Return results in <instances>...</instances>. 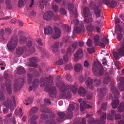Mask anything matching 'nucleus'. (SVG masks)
Here are the masks:
<instances>
[{
    "label": "nucleus",
    "instance_id": "21",
    "mask_svg": "<svg viewBox=\"0 0 124 124\" xmlns=\"http://www.w3.org/2000/svg\"><path fill=\"white\" fill-rule=\"evenodd\" d=\"M39 80L36 79L32 83V86L30 85L29 86V91H31L32 90H34L36 88L38 84Z\"/></svg>",
    "mask_w": 124,
    "mask_h": 124
},
{
    "label": "nucleus",
    "instance_id": "37",
    "mask_svg": "<svg viewBox=\"0 0 124 124\" xmlns=\"http://www.w3.org/2000/svg\"><path fill=\"white\" fill-rule=\"evenodd\" d=\"M63 43H62L59 42H55L52 46L58 49L59 48L61 47Z\"/></svg>",
    "mask_w": 124,
    "mask_h": 124
},
{
    "label": "nucleus",
    "instance_id": "46",
    "mask_svg": "<svg viewBox=\"0 0 124 124\" xmlns=\"http://www.w3.org/2000/svg\"><path fill=\"white\" fill-rule=\"evenodd\" d=\"M117 4V2L113 0H112L110 3L109 4L108 7L111 8H114L115 7Z\"/></svg>",
    "mask_w": 124,
    "mask_h": 124
},
{
    "label": "nucleus",
    "instance_id": "49",
    "mask_svg": "<svg viewBox=\"0 0 124 124\" xmlns=\"http://www.w3.org/2000/svg\"><path fill=\"white\" fill-rule=\"evenodd\" d=\"M32 78V75L31 74H28L27 76V80L29 85L31 83V80Z\"/></svg>",
    "mask_w": 124,
    "mask_h": 124
},
{
    "label": "nucleus",
    "instance_id": "16",
    "mask_svg": "<svg viewBox=\"0 0 124 124\" xmlns=\"http://www.w3.org/2000/svg\"><path fill=\"white\" fill-rule=\"evenodd\" d=\"M85 30L84 26L82 24L80 26L78 27H74V29L73 31V33L74 34L78 33L81 32H83Z\"/></svg>",
    "mask_w": 124,
    "mask_h": 124
},
{
    "label": "nucleus",
    "instance_id": "22",
    "mask_svg": "<svg viewBox=\"0 0 124 124\" xmlns=\"http://www.w3.org/2000/svg\"><path fill=\"white\" fill-rule=\"evenodd\" d=\"M85 101H83L80 105V110L82 111L85 110L86 108H91V107L88 104H86Z\"/></svg>",
    "mask_w": 124,
    "mask_h": 124
},
{
    "label": "nucleus",
    "instance_id": "35",
    "mask_svg": "<svg viewBox=\"0 0 124 124\" xmlns=\"http://www.w3.org/2000/svg\"><path fill=\"white\" fill-rule=\"evenodd\" d=\"M58 115L61 118V119H57L58 121L59 122L62 121L63 120L64 117H65V118H67L66 117V114L65 115L64 113L63 112H59L58 113Z\"/></svg>",
    "mask_w": 124,
    "mask_h": 124
},
{
    "label": "nucleus",
    "instance_id": "29",
    "mask_svg": "<svg viewBox=\"0 0 124 124\" xmlns=\"http://www.w3.org/2000/svg\"><path fill=\"white\" fill-rule=\"evenodd\" d=\"M95 14L96 17H99L100 16L101 14V9L98 7H95L94 9Z\"/></svg>",
    "mask_w": 124,
    "mask_h": 124
},
{
    "label": "nucleus",
    "instance_id": "53",
    "mask_svg": "<svg viewBox=\"0 0 124 124\" xmlns=\"http://www.w3.org/2000/svg\"><path fill=\"white\" fill-rule=\"evenodd\" d=\"M38 61V58L36 57H33L29 59L30 62L32 63H34L35 62H37Z\"/></svg>",
    "mask_w": 124,
    "mask_h": 124
},
{
    "label": "nucleus",
    "instance_id": "15",
    "mask_svg": "<svg viewBox=\"0 0 124 124\" xmlns=\"http://www.w3.org/2000/svg\"><path fill=\"white\" fill-rule=\"evenodd\" d=\"M54 16V15L52 11H48L44 13L43 18L45 20L49 21L51 20Z\"/></svg>",
    "mask_w": 124,
    "mask_h": 124
},
{
    "label": "nucleus",
    "instance_id": "19",
    "mask_svg": "<svg viewBox=\"0 0 124 124\" xmlns=\"http://www.w3.org/2000/svg\"><path fill=\"white\" fill-rule=\"evenodd\" d=\"M78 46V42H75L73 43L71 46H69L67 49V53L71 54L73 53L75 49Z\"/></svg>",
    "mask_w": 124,
    "mask_h": 124
},
{
    "label": "nucleus",
    "instance_id": "38",
    "mask_svg": "<svg viewBox=\"0 0 124 124\" xmlns=\"http://www.w3.org/2000/svg\"><path fill=\"white\" fill-rule=\"evenodd\" d=\"M117 109L119 112H121L124 110V102L121 103L117 108Z\"/></svg>",
    "mask_w": 124,
    "mask_h": 124
},
{
    "label": "nucleus",
    "instance_id": "34",
    "mask_svg": "<svg viewBox=\"0 0 124 124\" xmlns=\"http://www.w3.org/2000/svg\"><path fill=\"white\" fill-rule=\"evenodd\" d=\"M119 103V101L117 99L113 101H112V108L114 109L116 108L117 107Z\"/></svg>",
    "mask_w": 124,
    "mask_h": 124
},
{
    "label": "nucleus",
    "instance_id": "41",
    "mask_svg": "<svg viewBox=\"0 0 124 124\" xmlns=\"http://www.w3.org/2000/svg\"><path fill=\"white\" fill-rule=\"evenodd\" d=\"M38 117L37 116L35 115L33 116L30 120L31 121V124H37L35 120L37 119Z\"/></svg>",
    "mask_w": 124,
    "mask_h": 124
},
{
    "label": "nucleus",
    "instance_id": "4",
    "mask_svg": "<svg viewBox=\"0 0 124 124\" xmlns=\"http://www.w3.org/2000/svg\"><path fill=\"white\" fill-rule=\"evenodd\" d=\"M18 42V38L16 36L12 37L11 41L7 44V47L10 51L14 50L16 47Z\"/></svg>",
    "mask_w": 124,
    "mask_h": 124
},
{
    "label": "nucleus",
    "instance_id": "60",
    "mask_svg": "<svg viewBox=\"0 0 124 124\" xmlns=\"http://www.w3.org/2000/svg\"><path fill=\"white\" fill-rule=\"evenodd\" d=\"M5 97L2 92L0 90V100L2 101L4 100Z\"/></svg>",
    "mask_w": 124,
    "mask_h": 124
},
{
    "label": "nucleus",
    "instance_id": "1",
    "mask_svg": "<svg viewBox=\"0 0 124 124\" xmlns=\"http://www.w3.org/2000/svg\"><path fill=\"white\" fill-rule=\"evenodd\" d=\"M103 71V66L101 63L98 61L95 62L93 66V71L94 74L99 76L102 75Z\"/></svg>",
    "mask_w": 124,
    "mask_h": 124
},
{
    "label": "nucleus",
    "instance_id": "30",
    "mask_svg": "<svg viewBox=\"0 0 124 124\" xmlns=\"http://www.w3.org/2000/svg\"><path fill=\"white\" fill-rule=\"evenodd\" d=\"M93 39L94 40V45L95 46L98 45L99 46V44L100 42L99 36L97 35L94 36L93 37Z\"/></svg>",
    "mask_w": 124,
    "mask_h": 124
},
{
    "label": "nucleus",
    "instance_id": "45",
    "mask_svg": "<svg viewBox=\"0 0 124 124\" xmlns=\"http://www.w3.org/2000/svg\"><path fill=\"white\" fill-rule=\"evenodd\" d=\"M105 76L106 77L104 78L103 82L105 84H107L110 80V78L109 77L108 74H106L105 75Z\"/></svg>",
    "mask_w": 124,
    "mask_h": 124
},
{
    "label": "nucleus",
    "instance_id": "2",
    "mask_svg": "<svg viewBox=\"0 0 124 124\" xmlns=\"http://www.w3.org/2000/svg\"><path fill=\"white\" fill-rule=\"evenodd\" d=\"M16 53L18 55H21L24 53L27 56H29L35 51L34 48H32L31 50H30L26 46H23L18 47L16 49Z\"/></svg>",
    "mask_w": 124,
    "mask_h": 124
},
{
    "label": "nucleus",
    "instance_id": "63",
    "mask_svg": "<svg viewBox=\"0 0 124 124\" xmlns=\"http://www.w3.org/2000/svg\"><path fill=\"white\" fill-rule=\"evenodd\" d=\"M84 65L86 68H87L89 67V64L88 61L85 60L84 63Z\"/></svg>",
    "mask_w": 124,
    "mask_h": 124
},
{
    "label": "nucleus",
    "instance_id": "3",
    "mask_svg": "<svg viewBox=\"0 0 124 124\" xmlns=\"http://www.w3.org/2000/svg\"><path fill=\"white\" fill-rule=\"evenodd\" d=\"M94 81H96V86L98 87L99 86L98 88V90L99 92V96H103L105 95L106 91V90L105 88V86L104 85H99L101 82V80L100 79H96Z\"/></svg>",
    "mask_w": 124,
    "mask_h": 124
},
{
    "label": "nucleus",
    "instance_id": "8",
    "mask_svg": "<svg viewBox=\"0 0 124 124\" xmlns=\"http://www.w3.org/2000/svg\"><path fill=\"white\" fill-rule=\"evenodd\" d=\"M73 7L74 5L72 3L70 2L69 3L68 6V8L69 11H70V14L71 19H72L71 17L75 18L78 17L77 11L76 9H75L74 12L72 11Z\"/></svg>",
    "mask_w": 124,
    "mask_h": 124
},
{
    "label": "nucleus",
    "instance_id": "54",
    "mask_svg": "<svg viewBox=\"0 0 124 124\" xmlns=\"http://www.w3.org/2000/svg\"><path fill=\"white\" fill-rule=\"evenodd\" d=\"M22 109L21 108H20L19 109H17L15 112V114L16 115L20 114L21 116H22Z\"/></svg>",
    "mask_w": 124,
    "mask_h": 124
},
{
    "label": "nucleus",
    "instance_id": "5",
    "mask_svg": "<svg viewBox=\"0 0 124 124\" xmlns=\"http://www.w3.org/2000/svg\"><path fill=\"white\" fill-rule=\"evenodd\" d=\"M77 89L78 88L77 87L76 85L71 86L69 87V88L68 89V90H67V89H68V88H67L66 89V90L64 91L66 92V93L63 94L62 93V92L61 93L62 94V96L63 97L66 96L67 98H70L71 97V94L70 93L68 92V91L70 90V91H71L74 93H75L77 91Z\"/></svg>",
    "mask_w": 124,
    "mask_h": 124
},
{
    "label": "nucleus",
    "instance_id": "62",
    "mask_svg": "<svg viewBox=\"0 0 124 124\" xmlns=\"http://www.w3.org/2000/svg\"><path fill=\"white\" fill-rule=\"evenodd\" d=\"M96 23L100 26H102L103 25V23L101 22V20L99 19L96 21Z\"/></svg>",
    "mask_w": 124,
    "mask_h": 124
},
{
    "label": "nucleus",
    "instance_id": "55",
    "mask_svg": "<svg viewBox=\"0 0 124 124\" xmlns=\"http://www.w3.org/2000/svg\"><path fill=\"white\" fill-rule=\"evenodd\" d=\"M86 77V75H82L80 76L79 77V80L81 83H82L83 82L85 79Z\"/></svg>",
    "mask_w": 124,
    "mask_h": 124
},
{
    "label": "nucleus",
    "instance_id": "44",
    "mask_svg": "<svg viewBox=\"0 0 124 124\" xmlns=\"http://www.w3.org/2000/svg\"><path fill=\"white\" fill-rule=\"evenodd\" d=\"M33 101V98L31 97H29L24 102V103L27 105L32 103Z\"/></svg>",
    "mask_w": 124,
    "mask_h": 124
},
{
    "label": "nucleus",
    "instance_id": "56",
    "mask_svg": "<svg viewBox=\"0 0 124 124\" xmlns=\"http://www.w3.org/2000/svg\"><path fill=\"white\" fill-rule=\"evenodd\" d=\"M6 3L7 5V7L9 8V9H11V6L10 0H6Z\"/></svg>",
    "mask_w": 124,
    "mask_h": 124
},
{
    "label": "nucleus",
    "instance_id": "39",
    "mask_svg": "<svg viewBox=\"0 0 124 124\" xmlns=\"http://www.w3.org/2000/svg\"><path fill=\"white\" fill-rule=\"evenodd\" d=\"M92 115L93 114H88L86 116V117L84 118H85V120H86V118L88 117V123H90L93 122L94 121L93 118L92 117H90L91 116H92Z\"/></svg>",
    "mask_w": 124,
    "mask_h": 124
},
{
    "label": "nucleus",
    "instance_id": "25",
    "mask_svg": "<svg viewBox=\"0 0 124 124\" xmlns=\"http://www.w3.org/2000/svg\"><path fill=\"white\" fill-rule=\"evenodd\" d=\"M101 41L103 43L101 42L99 44V46L103 47H104L105 46V44L108 43L109 42L108 40L106 37L104 36L102 39Z\"/></svg>",
    "mask_w": 124,
    "mask_h": 124
},
{
    "label": "nucleus",
    "instance_id": "27",
    "mask_svg": "<svg viewBox=\"0 0 124 124\" xmlns=\"http://www.w3.org/2000/svg\"><path fill=\"white\" fill-rule=\"evenodd\" d=\"M44 32L46 34H51L53 32L52 28L49 26H46L45 28Z\"/></svg>",
    "mask_w": 124,
    "mask_h": 124
},
{
    "label": "nucleus",
    "instance_id": "40",
    "mask_svg": "<svg viewBox=\"0 0 124 124\" xmlns=\"http://www.w3.org/2000/svg\"><path fill=\"white\" fill-rule=\"evenodd\" d=\"M38 110V108L36 107L32 108L29 113L30 115H31L32 114L35 113L37 112Z\"/></svg>",
    "mask_w": 124,
    "mask_h": 124
},
{
    "label": "nucleus",
    "instance_id": "47",
    "mask_svg": "<svg viewBox=\"0 0 124 124\" xmlns=\"http://www.w3.org/2000/svg\"><path fill=\"white\" fill-rule=\"evenodd\" d=\"M119 55L121 56L124 55V46L121 47L118 50Z\"/></svg>",
    "mask_w": 124,
    "mask_h": 124
},
{
    "label": "nucleus",
    "instance_id": "17",
    "mask_svg": "<svg viewBox=\"0 0 124 124\" xmlns=\"http://www.w3.org/2000/svg\"><path fill=\"white\" fill-rule=\"evenodd\" d=\"M83 54L82 51L81 49H79L74 54V60L77 61L80 58H81L83 56Z\"/></svg>",
    "mask_w": 124,
    "mask_h": 124
},
{
    "label": "nucleus",
    "instance_id": "43",
    "mask_svg": "<svg viewBox=\"0 0 124 124\" xmlns=\"http://www.w3.org/2000/svg\"><path fill=\"white\" fill-rule=\"evenodd\" d=\"M27 38L24 36H22L20 38L19 42L20 43L22 44L25 42Z\"/></svg>",
    "mask_w": 124,
    "mask_h": 124
},
{
    "label": "nucleus",
    "instance_id": "58",
    "mask_svg": "<svg viewBox=\"0 0 124 124\" xmlns=\"http://www.w3.org/2000/svg\"><path fill=\"white\" fill-rule=\"evenodd\" d=\"M63 26L65 29L66 31L68 32L69 31L71 30L70 27L64 24L63 25Z\"/></svg>",
    "mask_w": 124,
    "mask_h": 124
},
{
    "label": "nucleus",
    "instance_id": "48",
    "mask_svg": "<svg viewBox=\"0 0 124 124\" xmlns=\"http://www.w3.org/2000/svg\"><path fill=\"white\" fill-rule=\"evenodd\" d=\"M40 111L43 112H45L48 113H51L52 111V108H44L43 110L41 109Z\"/></svg>",
    "mask_w": 124,
    "mask_h": 124
},
{
    "label": "nucleus",
    "instance_id": "50",
    "mask_svg": "<svg viewBox=\"0 0 124 124\" xmlns=\"http://www.w3.org/2000/svg\"><path fill=\"white\" fill-rule=\"evenodd\" d=\"M25 3L23 0H19L18 1L17 5L20 8H21L23 6Z\"/></svg>",
    "mask_w": 124,
    "mask_h": 124
},
{
    "label": "nucleus",
    "instance_id": "24",
    "mask_svg": "<svg viewBox=\"0 0 124 124\" xmlns=\"http://www.w3.org/2000/svg\"><path fill=\"white\" fill-rule=\"evenodd\" d=\"M93 81L92 79L89 77H88L87 79L85 82V84L90 89H92L93 87L92 86Z\"/></svg>",
    "mask_w": 124,
    "mask_h": 124
},
{
    "label": "nucleus",
    "instance_id": "10",
    "mask_svg": "<svg viewBox=\"0 0 124 124\" xmlns=\"http://www.w3.org/2000/svg\"><path fill=\"white\" fill-rule=\"evenodd\" d=\"M56 85L57 86L60 90L62 92H64L67 87H69V85L66 86L64 82L62 81L57 82Z\"/></svg>",
    "mask_w": 124,
    "mask_h": 124
},
{
    "label": "nucleus",
    "instance_id": "7",
    "mask_svg": "<svg viewBox=\"0 0 124 124\" xmlns=\"http://www.w3.org/2000/svg\"><path fill=\"white\" fill-rule=\"evenodd\" d=\"M12 114V113H10L5 116V118L4 119L5 122L4 124H9V123H10L12 121L13 124H16V122L15 116H14L12 118L11 117Z\"/></svg>",
    "mask_w": 124,
    "mask_h": 124
},
{
    "label": "nucleus",
    "instance_id": "26",
    "mask_svg": "<svg viewBox=\"0 0 124 124\" xmlns=\"http://www.w3.org/2000/svg\"><path fill=\"white\" fill-rule=\"evenodd\" d=\"M83 69V67L80 63H78L76 64L74 67L75 70L77 72H80Z\"/></svg>",
    "mask_w": 124,
    "mask_h": 124
},
{
    "label": "nucleus",
    "instance_id": "14",
    "mask_svg": "<svg viewBox=\"0 0 124 124\" xmlns=\"http://www.w3.org/2000/svg\"><path fill=\"white\" fill-rule=\"evenodd\" d=\"M122 29L119 25L117 24L116 27V31L117 35V39L120 40L121 39L123 34L122 33Z\"/></svg>",
    "mask_w": 124,
    "mask_h": 124
},
{
    "label": "nucleus",
    "instance_id": "12",
    "mask_svg": "<svg viewBox=\"0 0 124 124\" xmlns=\"http://www.w3.org/2000/svg\"><path fill=\"white\" fill-rule=\"evenodd\" d=\"M74 108V106L73 104H70L69 105V107L68 108V112L66 115V117L68 119L71 118L73 116V113L72 112Z\"/></svg>",
    "mask_w": 124,
    "mask_h": 124
},
{
    "label": "nucleus",
    "instance_id": "51",
    "mask_svg": "<svg viewBox=\"0 0 124 124\" xmlns=\"http://www.w3.org/2000/svg\"><path fill=\"white\" fill-rule=\"evenodd\" d=\"M86 28L88 31L91 32L94 30V27L92 25L89 24L87 25Z\"/></svg>",
    "mask_w": 124,
    "mask_h": 124
},
{
    "label": "nucleus",
    "instance_id": "61",
    "mask_svg": "<svg viewBox=\"0 0 124 124\" xmlns=\"http://www.w3.org/2000/svg\"><path fill=\"white\" fill-rule=\"evenodd\" d=\"M73 69L72 65L70 64L66 65L65 67V69L66 70L67 69L70 70Z\"/></svg>",
    "mask_w": 124,
    "mask_h": 124
},
{
    "label": "nucleus",
    "instance_id": "23",
    "mask_svg": "<svg viewBox=\"0 0 124 124\" xmlns=\"http://www.w3.org/2000/svg\"><path fill=\"white\" fill-rule=\"evenodd\" d=\"M111 90L112 92L114 94L115 98H118L120 96V94L118 91V90L114 86H112Z\"/></svg>",
    "mask_w": 124,
    "mask_h": 124
},
{
    "label": "nucleus",
    "instance_id": "18",
    "mask_svg": "<svg viewBox=\"0 0 124 124\" xmlns=\"http://www.w3.org/2000/svg\"><path fill=\"white\" fill-rule=\"evenodd\" d=\"M11 81L9 80H7L5 83V86L7 91L9 94L12 93Z\"/></svg>",
    "mask_w": 124,
    "mask_h": 124
},
{
    "label": "nucleus",
    "instance_id": "33",
    "mask_svg": "<svg viewBox=\"0 0 124 124\" xmlns=\"http://www.w3.org/2000/svg\"><path fill=\"white\" fill-rule=\"evenodd\" d=\"M85 17L86 18L85 19V22L87 23H91L93 22V20L92 19V14L89 15V16Z\"/></svg>",
    "mask_w": 124,
    "mask_h": 124
},
{
    "label": "nucleus",
    "instance_id": "11",
    "mask_svg": "<svg viewBox=\"0 0 124 124\" xmlns=\"http://www.w3.org/2000/svg\"><path fill=\"white\" fill-rule=\"evenodd\" d=\"M10 101V99L8 98L7 100L3 102V105L7 108H9L10 111H12L14 110L13 104H12V102Z\"/></svg>",
    "mask_w": 124,
    "mask_h": 124
},
{
    "label": "nucleus",
    "instance_id": "28",
    "mask_svg": "<svg viewBox=\"0 0 124 124\" xmlns=\"http://www.w3.org/2000/svg\"><path fill=\"white\" fill-rule=\"evenodd\" d=\"M47 0H40L38 3L39 7L41 9L44 8V5L47 4Z\"/></svg>",
    "mask_w": 124,
    "mask_h": 124
},
{
    "label": "nucleus",
    "instance_id": "32",
    "mask_svg": "<svg viewBox=\"0 0 124 124\" xmlns=\"http://www.w3.org/2000/svg\"><path fill=\"white\" fill-rule=\"evenodd\" d=\"M78 93L80 95L84 96L86 94V91L83 88L81 87L79 88Z\"/></svg>",
    "mask_w": 124,
    "mask_h": 124
},
{
    "label": "nucleus",
    "instance_id": "20",
    "mask_svg": "<svg viewBox=\"0 0 124 124\" xmlns=\"http://www.w3.org/2000/svg\"><path fill=\"white\" fill-rule=\"evenodd\" d=\"M53 78L51 77H45L44 79L43 78H41L40 79L41 85H43L45 84L46 80L49 83H52L53 81Z\"/></svg>",
    "mask_w": 124,
    "mask_h": 124
},
{
    "label": "nucleus",
    "instance_id": "31",
    "mask_svg": "<svg viewBox=\"0 0 124 124\" xmlns=\"http://www.w3.org/2000/svg\"><path fill=\"white\" fill-rule=\"evenodd\" d=\"M89 9L88 7H85L83 10L84 16L85 17H87L89 15H91L92 14L89 12Z\"/></svg>",
    "mask_w": 124,
    "mask_h": 124
},
{
    "label": "nucleus",
    "instance_id": "13",
    "mask_svg": "<svg viewBox=\"0 0 124 124\" xmlns=\"http://www.w3.org/2000/svg\"><path fill=\"white\" fill-rule=\"evenodd\" d=\"M54 31L52 34V37L54 39H56L59 38L61 35V31L58 28L55 27L54 29Z\"/></svg>",
    "mask_w": 124,
    "mask_h": 124
},
{
    "label": "nucleus",
    "instance_id": "36",
    "mask_svg": "<svg viewBox=\"0 0 124 124\" xmlns=\"http://www.w3.org/2000/svg\"><path fill=\"white\" fill-rule=\"evenodd\" d=\"M17 72L18 74H21L25 73V71L23 67H20L17 68Z\"/></svg>",
    "mask_w": 124,
    "mask_h": 124
},
{
    "label": "nucleus",
    "instance_id": "59",
    "mask_svg": "<svg viewBox=\"0 0 124 124\" xmlns=\"http://www.w3.org/2000/svg\"><path fill=\"white\" fill-rule=\"evenodd\" d=\"M86 44L88 46H92L93 45L92 40L90 39H88L86 42Z\"/></svg>",
    "mask_w": 124,
    "mask_h": 124
},
{
    "label": "nucleus",
    "instance_id": "6",
    "mask_svg": "<svg viewBox=\"0 0 124 124\" xmlns=\"http://www.w3.org/2000/svg\"><path fill=\"white\" fill-rule=\"evenodd\" d=\"M25 80L24 78H19L15 80L14 84V89L16 91L19 90L23 85Z\"/></svg>",
    "mask_w": 124,
    "mask_h": 124
},
{
    "label": "nucleus",
    "instance_id": "52",
    "mask_svg": "<svg viewBox=\"0 0 124 124\" xmlns=\"http://www.w3.org/2000/svg\"><path fill=\"white\" fill-rule=\"evenodd\" d=\"M89 7L91 9H94L95 7H98L95 5V3L93 2H91L90 4Z\"/></svg>",
    "mask_w": 124,
    "mask_h": 124
},
{
    "label": "nucleus",
    "instance_id": "57",
    "mask_svg": "<svg viewBox=\"0 0 124 124\" xmlns=\"http://www.w3.org/2000/svg\"><path fill=\"white\" fill-rule=\"evenodd\" d=\"M66 79L70 82H71L73 81L71 76L70 74L69 73H67L66 76Z\"/></svg>",
    "mask_w": 124,
    "mask_h": 124
},
{
    "label": "nucleus",
    "instance_id": "42",
    "mask_svg": "<svg viewBox=\"0 0 124 124\" xmlns=\"http://www.w3.org/2000/svg\"><path fill=\"white\" fill-rule=\"evenodd\" d=\"M86 122L85 118H83L82 120V124L79 120H78L75 121L73 124H86Z\"/></svg>",
    "mask_w": 124,
    "mask_h": 124
},
{
    "label": "nucleus",
    "instance_id": "64",
    "mask_svg": "<svg viewBox=\"0 0 124 124\" xmlns=\"http://www.w3.org/2000/svg\"><path fill=\"white\" fill-rule=\"evenodd\" d=\"M79 23V21L77 19H76L74 20L73 21H71V24H74V25H77Z\"/></svg>",
    "mask_w": 124,
    "mask_h": 124
},
{
    "label": "nucleus",
    "instance_id": "9",
    "mask_svg": "<svg viewBox=\"0 0 124 124\" xmlns=\"http://www.w3.org/2000/svg\"><path fill=\"white\" fill-rule=\"evenodd\" d=\"M52 83L46 86L45 89L47 91L50 93V96L52 97H54L56 96V88L55 87H51L50 86Z\"/></svg>",
    "mask_w": 124,
    "mask_h": 124
}]
</instances>
